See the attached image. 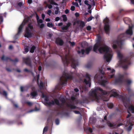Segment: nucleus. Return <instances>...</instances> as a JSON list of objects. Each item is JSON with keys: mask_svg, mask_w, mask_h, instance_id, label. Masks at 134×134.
I'll return each instance as SVG.
<instances>
[{"mask_svg": "<svg viewBox=\"0 0 134 134\" xmlns=\"http://www.w3.org/2000/svg\"><path fill=\"white\" fill-rule=\"evenodd\" d=\"M128 110L130 111L132 113H134V106L132 105L129 106Z\"/></svg>", "mask_w": 134, "mask_h": 134, "instance_id": "6ab92c4d", "label": "nucleus"}, {"mask_svg": "<svg viewBox=\"0 0 134 134\" xmlns=\"http://www.w3.org/2000/svg\"><path fill=\"white\" fill-rule=\"evenodd\" d=\"M63 20L65 22L67 21V19L66 15H62Z\"/></svg>", "mask_w": 134, "mask_h": 134, "instance_id": "2f4dec72", "label": "nucleus"}, {"mask_svg": "<svg viewBox=\"0 0 134 134\" xmlns=\"http://www.w3.org/2000/svg\"><path fill=\"white\" fill-rule=\"evenodd\" d=\"M71 25V23L70 22H69L68 23V24H67L66 25V26L68 27V28Z\"/></svg>", "mask_w": 134, "mask_h": 134, "instance_id": "e2e57ef3", "label": "nucleus"}, {"mask_svg": "<svg viewBox=\"0 0 134 134\" xmlns=\"http://www.w3.org/2000/svg\"><path fill=\"white\" fill-rule=\"evenodd\" d=\"M66 106L70 108L71 109H74L76 108V107L74 105L72 104H66Z\"/></svg>", "mask_w": 134, "mask_h": 134, "instance_id": "4be33fe9", "label": "nucleus"}, {"mask_svg": "<svg viewBox=\"0 0 134 134\" xmlns=\"http://www.w3.org/2000/svg\"><path fill=\"white\" fill-rule=\"evenodd\" d=\"M48 129V127L47 126L45 127L43 129V132L44 133L45 132H46L47 131Z\"/></svg>", "mask_w": 134, "mask_h": 134, "instance_id": "09e8293b", "label": "nucleus"}, {"mask_svg": "<svg viewBox=\"0 0 134 134\" xmlns=\"http://www.w3.org/2000/svg\"><path fill=\"white\" fill-rule=\"evenodd\" d=\"M94 18V17H93L92 16H90V17L88 18L87 20V21H91V20H92V19L93 18Z\"/></svg>", "mask_w": 134, "mask_h": 134, "instance_id": "a18cd8bd", "label": "nucleus"}, {"mask_svg": "<svg viewBox=\"0 0 134 134\" xmlns=\"http://www.w3.org/2000/svg\"><path fill=\"white\" fill-rule=\"evenodd\" d=\"M61 29L63 31L64 30H66L68 29V27L66 26H65V25H63V26L62 27Z\"/></svg>", "mask_w": 134, "mask_h": 134, "instance_id": "e433bc0d", "label": "nucleus"}, {"mask_svg": "<svg viewBox=\"0 0 134 134\" xmlns=\"http://www.w3.org/2000/svg\"><path fill=\"white\" fill-rule=\"evenodd\" d=\"M107 69L108 70H110V72L111 73H113L115 72V70L114 69L111 70L110 68H107Z\"/></svg>", "mask_w": 134, "mask_h": 134, "instance_id": "ea45409f", "label": "nucleus"}, {"mask_svg": "<svg viewBox=\"0 0 134 134\" xmlns=\"http://www.w3.org/2000/svg\"><path fill=\"white\" fill-rule=\"evenodd\" d=\"M37 22L38 25H40V23H42L43 22V20L41 19H39L37 21Z\"/></svg>", "mask_w": 134, "mask_h": 134, "instance_id": "79ce46f5", "label": "nucleus"}, {"mask_svg": "<svg viewBox=\"0 0 134 134\" xmlns=\"http://www.w3.org/2000/svg\"><path fill=\"white\" fill-rule=\"evenodd\" d=\"M55 9H56V10H55V14H57L60 12L59 11V8L57 7L55 8Z\"/></svg>", "mask_w": 134, "mask_h": 134, "instance_id": "72a5a7b5", "label": "nucleus"}, {"mask_svg": "<svg viewBox=\"0 0 134 134\" xmlns=\"http://www.w3.org/2000/svg\"><path fill=\"white\" fill-rule=\"evenodd\" d=\"M75 9V7L74 6H72L71 7V10L72 11H74Z\"/></svg>", "mask_w": 134, "mask_h": 134, "instance_id": "680f3d73", "label": "nucleus"}, {"mask_svg": "<svg viewBox=\"0 0 134 134\" xmlns=\"http://www.w3.org/2000/svg\"><path fill=\"white\" fill-rule=\"evenodd\" d=\"M124 76L121 75L118 79H116L115 81V82L116 83H122L124 80H123Z\"/></svg>", "mask_w": 134, "mask_h": 134, "instance_id": "2eb2a0df", "label": "nucleus"}, {"mask_svg": "<svg viewBox=\"0 0 134 134\" xmlns=\"http://www.w3.org/2000/svg\"><path fill=\"white\" fill-rule=\"evenodd\" d=\"M125 33L120 34L118 36L117 40L113 41L112 47L114 49L117 48V45L120 48H121L125 40Z\"/></svg>", "mask_w": 134, "mask_h": 134, "instance_id": "39448f33", "label": "nucleus"}, {"mask_svg": "<svg viewBox=\"0 0 134 134\" xmlns=\"http://www.w3.org/2000/svg\"><path fill=\"white\" fill-rule=\"evenodd\" d=\"M30 30H28V28H26L24 36L27 38H30L32 36V33Z\"/></svg>", "mask_w": 134, "mask_h": 134, "instance_id": "4468645a", "label": "nucleus"}, {"mask_svg": "<svg viewBox=\"0 0 134 134\" xmlns=\"http://www.w3.org/2000/svg\"><path fill=\"white\" fill-rule=\"evenodd\" d=\"M132 27L130 26H129V29L126 30V33L127 34L131 35L132 34Z\"/></svg>", "mask_w": 134, "mask_h": 134, "instance_id": "f3484780", "label": "nucleus"}, {"mask_svg": "<svg viewBox=\"0 0 134 134\" xmlns=\"http://www.w3.org/2000/svg\"><path fill=\"white\" fill-rule=\"evenodd\" d=\"M122 67L124 69H127L128 68V65L131 64L130 60L128 59H124L122 62Z\"/></svg>", "mask_w": 134, "mask_h": 134, "instance_id": "9d476101", "label": "nucleus"}, {"mask_svg": "<svg viewBox=\"0 0 134 134\" xmlns=\"http://www.w3.org/2000/svg\"><path fill=\"white\" fill-rule=\"evenodd\" d=\"M26 28H28V30H30L29 29H30L31 31H32L34 29L33 26L31 25V23H29L27 27H26Z\"/></svg>", "mask_w": 134, "mask_h": 134, "instance_id": "a211bd4d", "label": "nucleus"}, {"mask_svg": "<svg viewBox=\"0 0 134 134\" xmlns=\"http://www.w3.org/2000/svg\"><path fill=\"white\" fill-rule=\"evenodd\" d=\"M18 5L20 7L22 6L23 3L22 2H19L18 3Z\"/></svg>", "mask_w": 134, "mask_h": 134, "instance_id": "bf43d9fd", "label": "nucleus"}, {"mask_svg": "<svg viewBox=\"0 0 134 134\" xmlns=\"http://www.w3.org/2000/svg\"><path fill=\"white\" fill-rule=\"evenodd\" d=\"M101 37L100 36H98L97 42L93 46V51L96 53H97L98 51L100 53H105L104 58L107 62H109L112 57L111 52L108 47L105 45L102 46V44L101 43Z\"/></svg>", "mask_w": 134, "mask_h": 134, "instance_id": "f257e3e1", "label": "nucleus"}, {"mask_svg": "<svg viewBox=\"0 0 134 134\" xmlns=\"http://www.w3.org/2000/svg\"><path fill=\"white\" fill-rule=\"evenodd\" d=\"M127 90L128 92V94H129L130 96H132V91L130 89V88H128L127 89Z\"/></svg>", "mask_w": 134, "mask_h": 134, "instance_id": "c85d7f7f", "label": "nucleus"}, {"mask_svg": "<svg viewBox=\"0 0 134 134\" xmlns=\"http://www.w3.org/2000/svg\"><path fill=\"white\" fill-rule=\"evenodd\" d=\"M83 82L87 85H88L89 87H91V78L90 75L88 74H86L85 75V78L84 79Z\"/></svg>", "mask_w": 134, "mask_h": 134, "instance_id": "9b49d317", "label": "nucleus"}, {"mask_svg": "<svg viewBox=\"0 0 134 134\" xmlns=\"http://www.w3.org/2000/svg\"><path fill=\"white\" fill-rule=\"evenodd\" d=\"M55 43L58 45L62 46L64 43V42L62 40L60 39V38H58L56 40Z\"/></svg>", "mask_w": 134, "mask_h": 134, "instance_id": "dca6fc26", "label": "nucleus"}, {"mask_svg": "<svg viewBox=\"0 0 134 134\" xmlns=\"http://www.w3.org/2000/svg\"><path fill=\"white\" fill-rule=\"evenodd\" d=\"M55 122L56 125H59V119H56L55 120Z\"/></svg>", "mask_w": 134, "mask_h": 134, "instance_id": "37998d69", "label": "nucleus"}, {"mask_svg": "<svg viewBox=\"0 0 134 134\" xmlns=\"http://www.w3.org/2000/svg\"><path fill=\"white\" fill-rule=\"evenodd\" d=\"M118 57L120 59H121L123 57L122 55L120 53V52H118Z\"/></svg>", "mask_w": 134, "mask_h": 134, "instance_id": "58836bf2", "label": "nucleus"}, {"mask_svg": "<svg viewBox=\"0 0 134 134\" xmlns=\"http://www.w3.org/2000/svg\"><path fill=\"white\" fill-rule=\"evenodd\" d=\"M123 20L124 22L127 24H128V23H130L131 22L130 19L127 17L124 18L123 19Z\"/></svg>", "mask_w": 134, "mask_h": 134, "instance_id": "5701e85b", "label": "nucleus"}, {"mask_svg": "<svg viewBox=\"0 0 134 134\" xmlns=\"http://www.w3.org/2000/svg\"><path fill=\"white\" fill-rule=\"evenodd\" d=\"M73 111L76 114H80V116L81 117V114L79 111L77 110H74Z\"/></svg>", "mask_w": 134, "mask_h": 134, "instance_id": "a19ab883", "label": "nucleus"}, {"mask_svg": "<svg viewBox=\"0 0 134 134\" xmlns=\"http://www.w3.org/2000/svg\"><path fill=\"white\" fill-rule=\"evenodd\" d=\"M23 61L27 65L29 66L30 68L32 67L30 58L29 57H28L26 58H23Z\"/></svg>", "mask_w": 134, "mask_h": 134, "instance_id": "f8f14e48", "label": "nucleus"}, {"mask_svg": "<svg viewBox=\"0 0 134 134\" xmlns=\"http://www.w3.org/2000/svg\"><path fill=\"white\" fill-rule=\"evenodd\" d=\"M68 42L70 44V46L72 47H73L75 45V43L74 42H71L70 41H69Z\"/></svg>", "mask_w": 134, "mask_h": 134, "instance_id": "4c0bfd02", "label": "nucleus"}, {"mask_svg": "<svg viewBox=\"0 0 134 134\" xmlns=\"http://www.w3.org/2000/svg\"><path fill=\"white\" fill-rule=\"evenodd\" d=\"M122 101L124 103V106L126 107L130 103V100L129 98H127L126 97H123L122 99Z\"/></svg>", "mask_w": 134, "mask_h": 134, "instance_id": "ddd939ff", "label": "nucleus"}, {"mask_svg": "<svg viewBox=\"0 0 134 134\" xmlns=\"http://www.w3.org/2000/svg\"><path fill=\"white\" fill-rule=\"evenodd\" d=\"M92 46H90L86 48L85 50L84 49H82L81 50V51L79 50L77 51V53L78 54L81 53L82 55H83L85 52L86 54H88L90 51L92 50Z\"/></svg>", "mask_w": 134, "mask_h": 134, "instance_id": "1a4fd4ad", "label": "nucleus"}, {"mask_svg": "<svg viewBox=\"0 0 134 134\" xmlns=\"http://www.w3.org/2000/svg\"><path fill=\"white\" fill-rule=\"evenodd\" d=\"M44 100L45 101H46L47 102L49 100L48 97L46 96Z\"/></svg>", "mask_w": 134, "mask_h": 134, "instance_id": "052dcab7", "label": "nucleus"}, {"mask_svg": "<svg viewBox=\"0 0 134 134\" xmlns=\"http://www.w3.org/2000/svg\"><path fill=\"white\" fill-rule=\"evenodd\" d=\"M3 19L2 16L1 15H0V24H1V22H3Z\"/></svg>", "mask_w": 134, "mask_h": 134, "instance_id": "3c124183", "label": "nucleus"}, {"mask_svg": "<svg viewBox=\"0 0 134 134\" xmlns=\"http://www.w3.org/2000/svg\"><path fill=\"white\" fill-rule=\"evenodd\" d=\"M62 60L65 66H67L70 63H71V66L73 68L75 69L78 65V62L77 60L74 59L72 58H69L67 55L63 57H61Z\"/></svg>", "mask_w": 134, "mask_h": 134, "instance_id": "20e7f679", "label": "nucleus"}, {"mask_svg": "<svg viewBox=\"0 0 134 134\" xmlns=\"http://www.w3.org/2000/svg\"><path fill=\"white\" fill-rule=\"evenodd\" d=\"M26 103L29 106L32 105V103L29 102H26Z\"/></svg>", "mask_w": 134, "mask_h": 134, "instance_id": "5fc2aeb1", "label": "nucleus"}, {"mask_svg": "<svg viewBox=\"0 0 134 134\" xmlns=\"http://www.w3.org/2000/svg\"><path fill=\"white\" fill-rule=\"evenodd\" d=\"M60 101L63 104H64L66 102L65 99L64 98H62L60 99Z\"/></svg>", "mask_w": 134, "mask_h": 134, "instance_id": "49530a36", "label": "nucleus"}, {"mask_svg": "<svg viewBox=\"0 0 134 134\" xmlns=\"http://www.w3.org/2000/svg\"><path fill=\"white\" fill-rule=\"evenodd\" d=\"M71 74L67 75L65 71H64L63 72L62 76L60 77V80L61 82L59 85V89H61L63 85H66L67 83V80L68 79L70 80H72L73 79V77L72 75L74 74L78 77H79V74L76 73L75 72H71Z\"/></svg>", "mask_w": 134, "mask_h": 134, "instance_id": "7ed1b4c3", "label": "nucleus"}, {"mask_svg": "<svg viewBox=\"0 0 134 134\" xmlns=\"http://www.w3.org/2000/svg\"><path fill=\"white\" fill-rule=\"evenodd\" d=\"M54 26L53 24L51 23H48L47 24V26L49 27H52Z\"/></svg>", "mask_w": 134, "mask_h": 134, "instance_id": "473e14b6", "label": "nucleus"}, {"mask_svg": "<svg viewBox=\"0 0 134 134\" xmlns=\"http://www.w3.org/2000/svg\"><path fill=\"white\" fill-rule=\"evenodd\" d=\"M92 2V5L93 6H95V3L94 2V0H92L91 1Z\"/></svg>", "mask_w": 134, "mask_h": 134, "instance_id": "69168bd1", "label": "nucleus"}, {"mask_svg": "<svg viewBox=\"0 0 134 134\" xmlns=\"http://www.w3.org/2000/svg\"><path fill=\"white\" fill-rule=\"evenodd\" d=\"M99 72L102 75L100 76V83L101 85L104 86L107 82L106 77L104 76L105 73L103 71L102 68L101 69L99 70Z\"/></svg>", "mask_w": 134, "mask_h": 134, "instance_id": "423d86ee", "label": "nucleus"}, {"mask_svg": "<svg viewBox=\"0 0 134 134\" xmlns=\"http://www.w3.org/2000/svg\"><path fill=\"white\" fill-rule=\"evenodd\" d=\"M37 94V93L36 91H33L31 92L30 93V95L33 97L32 98L36 96Z\"/></svg>", "mask_w": 134, "mask_h": 134, "instance_id": "b1692460", "label": "nucleus"}, {"mask_svg": "<svg viewBox=\"0 0 134 134\" xmlns=\"http://www.w3.org/2000/svg\"><path fill=\"white\" fill-rule=\"evenodd\" d=\"M85 25V22L82 21H81L80 23V26L82 28H83Z\"/></svg>", "mask_w": 134, "mask_h": 134, "instance_id": "f704fd0d", "label": "nucleus"}, {"mask_svg": "<svg viewBox=\"0 0 134 134\" xmlns=\"http://www.w3.org/2000/svg\"><path fill=\"white\" fill-rule=\"evenodd\" d=\"M2 94L5 96H7V93L6 92L4 91H3L2 93Z\"/></svg>", "mask_w": 134, "mask_h": 134, "instance_id": "4d7b16f0", "label": "nucleus"}, {"mask_svg": "<svg viewBox=\"0 0 134 134\" xmlns=\"http://www.w3.org/2000/svg\"><path fill=\"white\" fill-rule=\"evenodd\" d=\"M29 51V49L27 48H26L25 49V52H24V53H27Z\"/></svg>", "mask_w": 134, "mask_h": 134, "instance_id": "6e6d98bb", "label": "nucleus"}, {"mask_svg": "<svg viewBox=\"0 0 134 134\" xmlns=\"http://www.w3.org/2000/svg\"><path fill=\"white\" fill-rule=\"evenodd\" d=\"M36 47L35 46H33L30 49V52L32 53H34L35 49H36Z\"/></svg>", "mask_w": 134, "mask_h": 134, "instance_id": "bb28decb", "label": "nucleus"}, {"mask_svg": "<svg viewBox=\"0 0 134 134\" xmlns=\"http://www.w3.org/2000/svg\"><path fill=\"white\" fill-rule=\"evenodd\" d=\"M91 29V27L90 26H88L86 27V29L88 31L90 30Z\"/></svg>", "mask_w": 134, "mask_h": 134, "instance_id": "864d4df0", "label": "nucleus"}, {"mask_svg": "<svg viewBox=\"0 0 134 134\" xmlns=\"http://www.w3.org/2000/svg\"><path fill=\"white\" fill-rule=\"evenodd\" d=\"M11 61L14 62H17L18 61V59L17 58H16L14 60L11 59Z\"/></svg>", "mask_w": 134, "mask_h": 134, "instance_id": "8fccbe9b", "label": "nucleus"}, {"mask_svg": "<svg viewBox=\"0 0 134 134\" xmlns=\"http://www.w3.org/2000/svg\"><path fill=\"white\" fill-rule=\"evenodd\" d=\"M98 93L102 95H106L107 94V92L105 90H103L99 87H97L93 90L90 92V96L88 97H85L83 98L82 100V103H86L89 102V99L90 98H92L91 100H94L99 102V100L100 99V97L97 94Z\"/></svg>", "mask_w": 134, "mask_h": 134, "instance_id": "f03ea898", "label": "nucleus"}, {"mask_svg": "<svg viewBox=\"0 0 134 134\" xmlns=\"http://www.w3.org/2000/svg\"><path fill=\"white\" fill-rule=\"evenodd\" d=\"M54 103H55L57 105L59 106L60 105V104L59 103V101L58 99H54Z\"/></svg>", "mask_w": 134, "mask_h": 134, "instance_id": "c756f323", "label": "nucleus"}, {"mask_svg": "<svg viewBox=\"0 0 134 134\" xmlns=\"http://www.w3.org/2000/svg\"><path fill=\"white\" fill-rule=\"evenodd\" d=\"M133 125V124L131 122H130L129 126L127 128V130L128 131H130L132 129V126Z\"/></svg>", "mask_w": 134, "mask_h": 134, "instance_id": "393cba45", "label": "nucleus"}, {"mask_svg": "<svg viewBox=\"0 0 134 134\" xmlns=\"http://www.w3.org/2000/svg\"><path fill=\"white\" fill-rule=\"evenodd\" d=\"M1 59L2 60H4L5 61H7L8 60H9L11 61V59L9 57H5L4 55H3L1 58Z\"/></svg>", "mask_w": 134, "mask_h": 134, "instance_id": "aec40b11", "label": "nucleus"}, {"mask_svg": "<svg viewBox=\"0 0 134 134\" xmlns=\"http://www.w3.org/2000/svg\"><path fill=\"white\" fill-rule=\"evenodd\" d=\"M26 87H23V86H21L20 88L21 91L22 92H23L25 91H27L28 88H27L26 89Z\"/></svg>", "mask_w": 134, "mask_h": 134, "instance_id": "cd10ccee", "label": "nucleus"}, {"mask_svg": "<svg viewBox=\"0 0 134 134\" xmlns=\"http://www.w3.org/2000/svg\"><path fill=\"white\" fill-rule=\"evenodd\" d=\"M95 119L93 118H91L90 119V121L91 122H91L92 123H94L95 122L94 121Z\"/></svg>", "mask_w": 134, "mask_h": 134, "instance_id": "13d9d810", "label": "nucleus"}, {"mask_svg": "<svg viewBox=\"0 0 134 134\" xmlns=\"http://www.w3.org/2000/svg\"><path fill=\"white\" fill-rule=\"evenodd\" d=\"M107 106L109 108L111 109L113 107L114 105L112 103H110L107 104Z\"/></svg>", "mask_w": 134, "mask_h": 134, "instance_id": "7c9ffc66", "label": "nucleus"}, {"mask_svg": "<svg viewBox=\"0 0 134 134\" xmlns=\"http://www.w3.org/2000/svg\"><path fill=\"white\" fill-rule=\"evenodd\" d=\"M46 104H47L49 106H50L51 105H54V102L53 100H52L51 102H47Z\"/></svg>", "mask_w": 134, "mask_h": 134, "instance_id": "a878e982", "label": "nucleus"}, {"mask_svg": "<svg viewBox=\"0 0 134 134\" xmlns=\"http://www.w3.org/2000/svg\"><path fill=\"white\" fill-rule=\"evenodd\" d=\"M112 94L110 95V96H113L114 97L118 96L119 94H118L115 91H114V90H113L111 91Z\"/></svg>", "mask_w": 134, "mask_h": 134, "instance_id": "412c9836", "label": "nucleus"}, {"mask_svg": "<svg viewBox=\"0 0 134 134\" xmlns=\"http://www.w3.org/2000/svg\"><path fill=\"white\" fill-rule=\"evenodd\" d=\"M84 3L87 5H89V4L88 3V1L87 0H85L84 1Z\"/></svg>", "mask_w": 134, "mask_h": 134, "instance_id": "0e129e2a", "label": "nucleus"}, {"mask_svg": "<svg viewBox=\"0 0 134 134\" xmlns=\"http://www.w3.org/2000/svg\"><path fill=\"white\" fill-rule=\"evenodd\" d=\"M126 82L128 85H130L132 83V81L130 80H126Z\"/></svg>", "mask_w": 134, "mask_h": 134, "instance_id": "c03bdc74", "label": "nucleus"}, {"mask_svg": "<svg viewBox=\"0 0 134 134\" xmlns=\"http://www.w3.org/2000/svg\"><path fill=\"white\" fill-rule=\"evenodd\" d=\"M108 125L109 126L111 127H113L114 126L110 122L108 123Z\"/></svg>", "mask_w": 134, "mask_h": 134, "instance_id": "de8ad7c7", "label": "nucleus"}, {"mask_svg": "<svg viewBox=\"0 0 134 134\" xmlns=\"http://www.w3.org/2000/svg\"><path fill=\"white\" fill-rule=\"evenodd\" d=\"M109 19L107 18H106L103 21L105 24L104 29L107 34H108L109 31Z\"/></svg>", "mask_w": 134, "mask_h": 134, "instance_id": "0eeeda50", "label": "nucleus"}, {"mask_svg": "<svg viewBox=\"0 0 134 134\" xmlns=\"http://www.w3.org/2000/svg\"><path fill=\"white\" fill-rule=\"evenodd\" d=\"M51 4H54L55 5H58V4L57 3L53 1H52L51 2Z\"/></svg>", "mask_w": 134, "mask_h": 134, "instance_id": "338daca9", "label": "nucleus"}, {"mask_svg": "<svg viewBox=\"0 0 134 134\" xmlns=\"http://www.w3.org/2000/svg\"><path fill=\"white\" fill-rule=\"evenodd\" d=\"M39 26L40 28V29H43L44 26V24H42L41 25H39Z\"/></svg>", "mask_w": 134, "mask_h": 134, "instance_id": "603ef678", "label": "nucleus"}, {"mask_svg": "<svg viewBox=\"0 0 134 134\" xmlns=\"http://www.w3.org/2000/svg\"><path fill=\"white\" fill-rule=\"evenodd\" d=\"M75 15L77 17H78L79 16V13L76 12L75 14Z\"/></svg>", "mask_w": 134, "mask_h": 134, "instance_id": "774afa93", "label": "nucleus"}, {"mask_svg": "<svg viewBox=\"0 0 134 134\" xmlns=\"http://www.w3.org/2000/svg\"><path fill=\"white\" fill-rule=\"evenodd\" d=\"M29 20V17H27L25 18L23 22L19 26L18 29V31L17 34L18 35L20 34L22 31V29L25 24L27 23H28Z\"/></svg>", "mask_w": 134, "mask_h": 134, "instance_id": "6e6552de", "label": "nucleus"}, {"mask_svg": "<svg viewBox=\"0 0 134 134\" xmlns=\"http://www.w3.org/2000/svg\"><path fill=\"white\" fill-rule=\"evenodd\" d=\"M92 63H88L86 65V68H90L92 66Z\"/></svg>", "mask_w": 134, "mask_h": 134, "instance_id": "c9c22d12", "label": "nucleus"}]
</instances>
